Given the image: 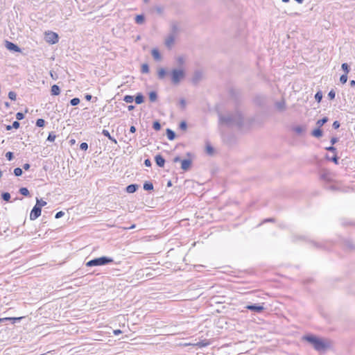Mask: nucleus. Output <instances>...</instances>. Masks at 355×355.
<instances>
[{
  "label": "nucleus",
  "instance_id": "obj_18",
  "mask_svg": "<svg viewBox=\"0 0 355 355\" xmlns=\"http://www.w3.org/2000/svg\"><path fill=\"white\" fill-rule=\"evenodd\" d=\"M166 132L167 138L170 141H172L175 138V133L171 129L167 128Z\"/></svg>",
  "mask_w": 355,
  "mask_h": 355
},
{
  "label": "nucleus",
  "instance_id": "obj_34",
  "mask_svg": "<svg viewBox=\"0 0 355 355\" xmlns=\"http://www.w3.org/2000/svg\"><path fill=\"white\" fill-rule=\"evenodd\" d=\"M134 100H135L134 96H130V95H126L123 98V101L125 103H132L134 101Z\"/></svg>",
  "mask_w": 355,
  "mask_h": 355
},
{
  "label": "nucleus",
  "instance_id": "obj_3",
  "mask_svg": "<svg viewBox=\"0 0 355 355\" xmlns=\"http://www.w3.org/2000/svg\"><path fill=\"white\" fill-rule=\"evenodd\" d=\"M114 261L112 258L108 257H101L92 259L86 263L88 267L105 266Z\"/></svg>",
  "mask_w": 355,
  "mask_h": 355
},
{
  "label": "nucleus",
  "instance_id": "obj_19",
  "mask_svg": "<svg viewBox=\"0 0 355 355\" xmlns=\"http://www.w3.org/2000/svg\"><path fill=\"white\" fill-rule=\"evenodd\" d=\"M275 107L277 110L282 111L286 108L285 101L284 100L275 103Z\"/></svg>",
  "mask_w": 355,
  "mask_h": 355
},
{
  "label": "nucleus",
  "instance_id": "obj_1",
  "mask_svg": "<svg viewBox=\"0 0 355 355\" xmlns=\"http://www.w3.org/2000/svg\"><path fill=\"white\" fill-rule=\"evenodd\" d=\"M219 123L225 125L228 127L237 126L241 127L243 123V117L242 114L238 110L227 114H218Z\"/></svg>",
  "mask_w": 355,
  "mask_h": 355
},
{
  "label": "nucleus",
  "instance_id": "obj_4",
  "mask_svg": "<svg viewBox=\"0 0 355 355\" xmlns=\"http://www.w3.org/2000/svg\"><path fill=\"white\" fill-rule=\"evenodd\" d=\"M171 82L174 85L180 83L185 76V73L183 69H173L171 72Z\"/></svg>",
  "mask_w": 355,
  "mask_h": 355
},
{
  "label": "nucleus",
  "instance_id": "obj_47",
  "mask_svg": "<svg viewBox=\"0 0 355 355\" xmlns=\"http://www.w3.org/2000/svg\"><path fill=\"white\" fill-rule=\"evenodd\" d=\"M6 157L8 161L12 160L14 157L13 153L12 152H7L6 153Z\"/></svg>",
  "mask_w": 355,
  "mask_h": 355
},
{
  "label": "nucleus",
  "instance_id": "obj_16",
  "mask_svg": "<svg viewBox=\"0 0 355 355\" xmlns=\"http://www.w3.org/2000/svg\"><path fill=\"white\" fill-rule=\"evenodd\" d=\"M102 134L107 137L111 141H112L113 143H114L115 144H117V141L116 140L110 135L109 131L107 130H105V129H103V131H102Z\"/></svg>",
  "mask_w": 355,
  "mask_h": 355
},
{
  "label": "nucleus",
  "instance_id": "obj_29",
  "mask_svg": "<svg viewBox=\"0 0 355 355\" xmlns=\"http://www.w3.org/2000/svg\"><path fill=\"white\" fill-rule=\"evenodd\" d=\"M144 189L146 191H151L153 189V184L150 182H146L144 184Z\"/></svg>",
  "mask_w": 355,
  "mask_h": 355
},
{
  "label": "nucleus",
  "instance_id": "obj_56",
  "mask_svg": "<svg viewBox=\"0 0 355 355\" xmlns=\"http://www.w3.org/2000/svg\"><path fill=\"white\" fill-rule=\"evenodd\" d=\"M177 61L180 64H182L184 62V59L183 57L182 56H179L178 58H177Z\"/></svg>",
  "mask_w": 355,
  "mask_h": 355
},
{
  "label": "nucleus",
  "instance_id": "obj_52",
  "mask_svg": "<svg viewBox=\"0 0 355 355\" xmlns=\"http://www.w3.org/2000/svg\"><path fill=\"white\" fill-rule=\"evenodd\" d=\"M64 215V212L62 211H60L55 214V218L58 219V218L62 217Z\"/></svg>",
  "mask_w": 355,
  "mask_h": 355
},
{
  "label": "nucleus",
  "instance_id": "obj_51",
  "mask_svg": "<svg viewBox=\"0 0 355 355\" xmlns=\"http://www.w3.org/2000/svg\"><path fill=\"white\" fill-rule=\"evenodd\" d=\"M24 118V114L22 112H17L16 114V119L17 120H22Z\"/></svg>",
  "mask_w": 355,
  "mask_h": 355
},
{
  "label": "nucleus",
  "instance_id": "obj_45",
  "mask_svg": "<svg viewBox=\"0 0 355 355\" xmlns=\"http://www.w3.org/2000/svg\"><path fill=\"white\" fill-rule=\"evenodd\" d=\"M347 80V73H344L343 75H341V76L340 77V81L342 84H345L346 83Z\"/></svg>",
  "mask_w": 355,
  "mask_h": 355
},
{
  "label": "nucleus",
  "instance_id": "obj_57",
  "mask_svg": "<svg viewBox=\"0 0 355 355\" xmlns=\"http://www.w3.org/2000/svg\"><path fill=\"white\" fill-rule=\"evenodd\" d=\"M20 125V123L17 121H15L12 123V128H15V129H17Z\"/></svg>",
  "mask_w": 355,
  "mask_h": 355
},
{
  "label": "nucleus",
  "instance_id": "obj_28",
  "mask_svg": "<svg viewBox=\"0 0 355 355\" xmlns=\"http://www.w3.org/2000/svg\"><path fill=\"white\" fill-rule=\"evenodd\" d=\"M166 74V71L164 68H161L159 69L157 73V76L159 79H163Z\"/></svg>",
  "mask_w": 355,
  "mask_h": 355
},
{
  "label": "nucleus",
  "instance_id": "obj_24",
  "mask_svg": "<svg viewBox=\"0 0 355 355\" xmlns=\"http://www.w3.org/2000/svg\"><path fill=\"white\" fill-rule=\"evenodd\" d=\"M144 96L141 93H138L135 98V101L137 104L142 103L144 102Z\"/></svg>",
  "mask_w": 355,
  "mask_h": 355
},
{
  "label": "nucleus",
  "instance_id": "obj_50",
  "mask_svg": "<svg viewBox=\"0 0 355 355\" xmlns=\"http://www.w3.org/2000/svg\"><path fill=\"white\" fill-rule=\"evenodd\" d=\"M328 159L332 161L333 162H334L336 164H338V157H337L336 155H335L334 157H332L331 158H329L327 157Z\"/></svg>",
  "mask_w": 355,
  "mask_h": 355
},
{
  "label": "nucleus",
  "instance_id": "obj_55",
  "mask_svg": "<svg viewBox=\"0 0 355 355\" xmlns=\"http://www.w3.org/2000/svg\"><path fill=\"white\" fill-rule=\"evenodd\" d=\"M326 150H329V151H331V152H333V153H336V148L334 146H331L329 147H327Z\"/></svg>",
  "mask_w": 355,
  "mask_h": 355
},
{
  "label": "nucleus",
  "instance_id": "obj_25",
  "mask_svg": "<svg viewBox=\"0 0 355 355\" xmlns=\"http://www.w3.org/2000/svg\"><path fill=\"white\" fill-rule=\"evenodd\" d=\"M145 17L143 15H138L135 17V22L138 24H142L144 22Z\"/></svg>",
  "mask_w": 355,
  "mask_h": 355
},
{
  "label": "nucleus",
  "instance_id": "obj_9",
  "mask_svg": "<svg viewBox=\"0 0 355 355\" xmlns=\"http://www.w3.org/2000/svg\"><path fill=\"white\" fill-rule=\"evenodd\" d=\"M179 26L178 23L176 21H173L171 24V32L170 35H173L174 36L177 37L178 33H179Z\"/></svg>",
  "mask_w": 355,
  "mask_h": 355
},
{
  "label": "nucleus",
  "instance_id": "obj_37",
  "mask_svg": "<svg viewBox=\"0 0 355 355\" xmlns=\"http://www.w3.org/2000/svg\"><path fill=\"white\" fill-rule=\"evenodd\" d=\"M341 68L345 71V73L347 74L349 72L350 68L347 63H343Z\"/></svg>",
  "mask_w": 355,
  "mask_h": 355
},
{
  "label": "nucleus",
  "instance_id": "obj_20",
  "mask_svg": "<svg viewBox=\"0 0 355 355\" xmlns=\"http://www.w3.org/2000/svg\"><path fill=\"white\" fill-rule=\"evenodd\" d=\"M320 178L326 182H331L330 174L327 171H324L320 174Z\"/></svg>",
  "mask_w": 355,
  "mask_h": 355
},
{
  "label": "nucleus",
  "instance_id": "obj_42",
  "mask_svg": "<svg viewBox=\"0 0 355 355\" xmlns=\"http://www.w3.org/2000/svg\"><path fill=\"white\" fill-rule=\"evenodd\" d=\"M153 128L157 131L161 129L160 123L158 121H155L153 124Z\"/></svg>",
  "mask_w": 355,
  "mask_h": 355
},
{
  "label": "nucleus",
  "instance_id": "obj_58",
  "mask_svg": "<svg viewBox=\"0 0 355 355\" xmlns=\"http://www.w3.org/2000/svg\"><path fill=\"white\" fill-rule=\"evenodd\" d=\"M144 165L147 167H150L151 166V162L149 159H146L144 160Z\"/></svg>",
  "mask_w": 355,
  "mask_h": 355
},
{
  "label": "nucleus",
  "instance_id": "obj_39",
  "mask_svg": "<svg viewBox=\"0 0 355 355\" xmlns=\"http://www.w3.org/2000/svg\"><path fill=\"white\" fill-rule=\"evenodd\" d=\"M45 125V121L43 119H38L36 121V126L37 127H44Z\"/></svg>",
  "mask_w": 355,
  "mask_h": 355
},
{
  "label": "nucleus",
  "instance_id": "obj_21",
  "mask_svg": "<svg viewBox=\"0 0 355 355\" xmlns=\"http://www.w3.org/2000/svg\"><path fill=\"white\" fill-rule=\"evenodd\" d=\"M311 135L316 138H320L322 136V130L320 128H318L312 131Z\"/></svg>",
  "mask_w": 355,
  "mask_h": 355
},
{
  "label": "nucleus",
  "instance_id": "obj_22",
  "mask_svg": "<svg viewBox=\"0 0 355 355\" xmlns=\"http://www.w3.org/2000/svg\"><path fill=\"white\" fill-rule=\"evenodd\" d=\"M151 54L155 60H159L161 59V54L158 49H153L151 51Z\"/></svg>",
  "mask_w": 355,
  "mask_h": 355
},
{
  "label": "nucleus",
  "instance_id": "obj_36",
  "mask_svg": "<svg viewBox=\"0 0 355 355\" xmlns=\"http://www.w3.org/2000/svg\"><path fill=\"white\" fill-rule=\"evenodd\" d=\"M322 98V92L321 91H318L315 94V99L318 103H320Z\"/></svg>",
  "mask_w": 355,
  "mask_h": 355
},
{
  "label": "nucleus",
  "instance_id": "obj_63",
  "mask_svg": "<svg viewBox=\"0 0 355 355\" xmlns=\"http://www.w3.org/2000/svg\"><path fill=\"white\" fill-rule=\"evenodd\" d=\"M113 332L115 336H118L122 333V331L120 329L114 330Z\"/></svg>",
  "mask_w": 355,
  "mask_h": 355
},
{
  "label": "nucleus",
  "instance_id": "obj_14",
  "mask_svg": "<svg viewBox=\"0 0 355 355\" xmlns=\"http://www.w3.org/2000/svg\"><path fill=\"white\" fill-rule=\"evenodd\" d=\"M202 78V73L199 71H195L193 78H192V83L193 84H198V82Z\"/></svg>",
  "mask_w": 355,
  "mask_h": 355
},
{
  "label": "nucleus",
  "instance_id": "obj_10",
  "mask_svg": "<svg viewBox=\"0 0 355 355\" xmlns=\"http://www.w3.org/2000/svg\"><path fill=\"white\" fill-rule=\"evenodd\" d=\"M175 38V36L169 34L165 40V45L166 46V47L171 49L174 44Z\"/></svg>",
  "mask_w": 355,
  "mask_h": 355
},
{
  "label": "nucleus",
  "instance_id": "obj_26",
  "mask_svg": "<svg viewBox=\"0 0 355 355\" xmlns=\"http://www.w3.org/2000/svg\"><path fill=\"white\" fill-rule=\"evenodd\" d=\"M329 119L327 116L323 117L322 119L318 120L316 122V125L318 126V128L322 127L324 123H326L328 121Z\"/></svg>",
  "mask_w": 355,
  "mask_h": 355
},
{
  "label": "nucleus",
  "instance_id": "obj_13",
  "mask_svg": "<svg viewBox=\"0 0 355 355\" xmlns=\"http://www.w3.org/2000/svg\"><path fill=\"white\" fill-rule=\"evenodd\" d=\"M155 160L158 166L163 167L164 166L165 159L161 155H157L155 157Z\"/></svg>",
  "mask_w": 355,
  "mask_h": 355
},
{
  "label": "nucleus",
  "instance_id": "obj_17",
  "mask_svg": "<svg viewBox=\"0 0 355 355\" xmlns=\"http://www.w3.org/2000/svg\"><path fill=\"white\" fill-rule=\"evenodd\" d=\"M51 93L52 95L58 96L60 93V87L57 85H53L51 89Z\"/></svg>",
  "mask_w": 355,
  "mask_h": 355
},
{
  "label": "nucleus",
  "instance_id": "obj_41",
  "mask_svg": "<svg viewBox=\"0 0 355 355\" xmlns=\"http://www.w3.org/2000/svg\"><path fill=\"white\" fill-rule=\"evenodd\" d=\"M55 137H56V136H55V135L54 134V132H50V133L49 134V136H48V137H47V141H51V142H53V141H55Z\"/></svg>",
  "mask_w": 355,
  "mask_h": 355
},
{
  "label": "nucleus",
  "instance_id": "obj_23",
  "mask_svg": "<svg viewBox=\"0 0 355 355\" xmlns=\"http://www.w3.org/2000/svg\"><path fill=\"white\" fill-rule=\"evenodd\" d=\"M210 344V342L207 340H203L200 342H198L197 343L194 344L193 345L197 346L200 348L205 347L208 346Z\"/></svg>",
  "mask_w": 355,
  "mask_h": 355
},
{
  "label": "nucleus",
  "instance_id": "obj_60",
  "mask_svg": "<svg viewBox=\"0 0 355 355\" xmlns=\"http://www.w3.org/2000/svg\"><path fill=\"white\" fill-rule=\"evenodd\" d=\"M338 138H337V137H332V138L331 139V145L333 146V145H334V144H335L336 142H338Z\"/></svg>",
  "mask_w": 355,
  "mask_h": 355
},
{
  "label": "nucleus",
  "instance_id": "obj_40",
  "mask_svg": "<svg viewBox=\"0 0 355 355\" xmlns=\"http://www.w3.org/2000/svg\"><path fill=\"white\" fill-rule=\"evenodd\" d=\"M13 172L15 175L17 177L21 176L23 173L22 169L20 168H15Z\"/></svg>",
  "mask_w": 355,
  "mask_h": 355
},
{
  "label": "nucleus",
  "instance_id": "obj_31",
  "mask_svg": "<svg viewBox=\"0 0 355 355\" xmlns=\"http://www.w3.org/2000/svg\"><path fill=\"white\" fill-rule=\"evenodd\" d=\"M19 192L21 195L24 196H30V192H29L28 189L27 188H26V187L20 188L19 190Z\"/></svg>",
  "mask_w": 355,
  "mask_h": 355
},
{
  "label": "nucleus",
  "instance_id": "obj_5",
  "mask_svg": "<svg viewBox=\"0 0 355 355\" xmlns=\"http://www.w3.org/2000/svg\"><path fill=\"white\" fill-rule=\"evenodd\" d=\"M58 35L54 32L49 31L46 33V41L51 44H56L58 42Z\"/></svg>",
  "mask_w": 355,
  "mask_h": 355
},
{
  "label": "nucleus",
  "instance_id": "obj_32",
  "mask_svg": "<svg viewBox=\"0 0 355 355\" xmlns=\"http://www.w3.org/2000/svg\"><path fill=\"white\" fill-rule=\"evenodd\" d=\"M214 148L209 144H207L206 145V153L209 155H212L214 153Z\"/></svg>",
  "mask_w": 355,
  "mask_h": 355
},
{
  "label": "nucleus",
  "instance_id": "obj_6",
  "mask_svg": "<svg viewBox=\"0 0 355 355\" xmlns=\"http://www.w3.org/2000/svg\"><path fill=\"white\" fill-rule=\"evenodd\" d=\"M42 209L39 206H34L30 214V219L34 220L41 215Z\"/></svg>",
  "mask_w": 355,
  "mask_h": 355
},
{
  "label": "nucleus",
  "instance_id": "obj_12",
  "mask_svg": "<svg viewBox=\"0 0 355 355\" xmlns=\"http://www.w3.org/2000/svg\"><path fill=\"white\" fill-rule=\"evenodd\" d=\"M306 125H296L292 127V130L297 135H301L306 130Z\"/></svg>",
  "mask_w": 355,
  "mask_h": 355
},
{
  "label": "nucleus",
  "instance_id": "obj_35",
  "mask_svg": "<svg viewBox=\"0 0 355 355\" xmlns=\"http://www.w3.org/2000/svg\"><path fill=\"white\" fill-rule=\"evenodd\" d=\"M141 72L142 73H148L149 72V67L148 64L145 63L141 65Z\"/></svg>",
  "mask_w": 355,
  "mask_h": 355
},
{
  "label": "nucleus",
  "instance_id": "obj_44",
  "mask_svg": "<svg viewBox=\"0 0 355 355\" xmlns=\"http://www.w3.org/2000/svg\"><path fill=\"white\" fill-rule=\"evenodd\" d=\"M80 103V99L78 98H73L70 101V104L73 106L77 105Z\"/></svg>",
  "mask_w": 355,
  "mask_h": 355
},
{
  "label": "nucleus",
  "instance_id": "obj_11",
  "mask_svg": "<svg viewBox=\"0 0 355 355\" xmlns=\"http://www.w3.org/2000/svg\"><path fill=\"white\" fill-rule=\"evenodd\" d=\"M191 164H192V162L191 159H182L181 161V168L184 171H188L190 168V167L191 166Z\"/></svg>",
  "mask_w": 355,
  "mask_h": 355
},
{
  "label": "nucleus",
  "instance_id": "obj_48",
  "mask_svg": "<svg viewBox=\"0 0 355 355\" xmlns=\"http://www.w3.org/2000/svg\"><path fill=\"white\" fill-rule=\"evenodd\" d=\"M335 96H336V92L334 89H331L329 91V94H328V97L332 100L335 98Z\"/></svg>",
  "mask_w": 355,
  "mask_h": 355
},
{
  "label": "nucleus",
  "instance_id": "obj_27",
  "mask_svg": "<svg viewBox=\"0 0 355 355\" xmlns=\"http://www.w3.org/2000/svg\"><path fill=\"white\" fill-rule=\"evenodd\" d=\"M157 98V92L155 91H152L149 93V100L151 102H155Z\"/></svg>",
  "mask_w": 355,
  "mask_h": 355
},
{
  "label": "nucleus",
  "instance_id": "obj_7",
  "mask_svg": "<svg viewBox=\"0 0 355 355\" xmlns=\"http://www.w3.org/2000/svg\"><path fill=\"white\" fill-rule=\"evenodd\" d=\"M5 46L7 48V49H8L9 51L19 52V53L21 52V49L17 44H15L11 42H9L8 40L6 41Z\"/></svg>",
  "mask_w": 355,
  "mask_h": 355
},
{
  "label": "nucleus",
  "instance_id": "obj_30",
  "mask_svg": "<svg viewBox=\"0 0 355 355\" xmlns=\"http://www.w3.org/2000/svg\"><path fill=\"white\" fill-rule=\"evenodd\" d=\"M21 318H0V322L7 321V320H12V323H15L16 321H19Z\"/></svg>",
  "mask_w": 355,
  "mask_h": 355
},
{
  "label": "nucleus",
  "instance_id": "obj_33",
  "mask_svg": "<svg viewBox=\"0 0 355 355\" xmlns=\"http://www.w3.org/2000/svg\"><path fill=\"white\" fill-rule=\"evenodd\" d=\"M1 198L6 202L10 201V194L8 192H3L1 193Z\"/></svg>",
  "mask_w": 355,
  "mask_h": 355
},
{
  "label": "nucleus",
  "instance_id": "obj_64",
  "mask_svg": "<svg viewBox=\"0 0 355 355\" xmlns=\"http://www.w3.org/2000/svg\"><path fill=\"white\" fill-rule=\"evenodd\" d=\"M130 132L132 133H135L136 132V128L134 125L130 126Z\"/></svg>",
  "mask_w": 355,
  "mask_h": 355
},
{
  "label": "nucleus",
  "instance_id": "obj_59",
  "mask_svg": "<svg viewBox=\"0 0 355 355\" xmlns=\"http://www.w3.org/2000/svg\"><path fill=\"white\" fill-rule=\"evenodd\" d=\"M346 245L349 249H354V245L350 241H347L346 242Z\"/></svg>",
  "mask_w": 355,
  "mask_h": 355
},
{
  "label": "nucleus",
  "instance_id": "obj_54",
  "mask_svg": "<svg viewBox=\"0 0 355 355\" xmlns=\"http://www.w3.org/2000/svg\"><path fill=\"white\" fill-rule=\"evenodd\" d=\"M340 124L339 123V121H335L334 123H333V125H332V127L334 128V129H338L339 128Z\"/></svg>",
  "mask_w": 355,
  "mask_h": 355
},
{
  "label": "nucleus",
  "instance_id": "obj_61",
  "mask_svg": "<svg viewBox=\"0 0 355 355\" xmlns=\"http://www.w3.org/2000/svg\"><path fill=\"white\" fill-rule=\"evenodd\" d=\"M31 166L28 163H26L23 165V168L26 171L28 170L30 168Z\"/></svg>",
  "mask_w": 355,
  "mask_h": 355
},
{
  "label": "nucleus",
  "instance_id": "obj_53",
  "mask_svg": "<svg viewBox=\"0 0 355 355\" xmlns=\"http://www.w3.org/2000/svg\"><path fill=\"white\" fill-rule=\"evenodd\" d=\"M180 105L182 109H184L186 107V101L184 98H181L180 100Z\"/></svg>",
  "mask_w": 355,
  "mask_h": 355
},
{
  "label": "nucleus",
  "instance_id": "obj_62",
  "mask_svg": "<svg viewBox=\"0 0 355 355\" xmlns=\"http://www.w3.org/2000/svg\"><path fill=\"white\" fill-rule=\"evenodd\" d=\"M182 159L179 156H176L173 158V162H181Z\"/></svg>",
  "mask_w": 355,
  "mask_h": 355
},
{
  "label": "nucleus",
  "instance_id": "obj_15",
  "mask_svg": "<svg viewBox=\"0 0 355 355\" xmlns=\"http://www.w3.org/2000/svg\"><path fill=\"white\" fill-rule=\"evenodd\" d=\"M139 188V185L137 184H131L126 187L125 191L129 193H135Z\"/></svg>",
  "mask_w": 355,
  "mask_h": 355
},
{
  "label": "nucleus",
  "instance_id": "obj_38",
  "mask_svg": "<svg viewBox=\"0 0 355 355\" xmlns=\"http://www.w3.org/2000/svg\"><path fill=\"white\" fill-rule=\"evenodd\" d=\"M46 205V202L40 199H37V202H36V205L35 206H39L40 207V209H42V207L45 206Z\"/></svg>",
  "mask_w": 355,
  "mask_h": 355
},
{
  "label": "nucleus",
  "instance_id": "obj_8",
  "mask_svg": "<svg viewBox=\"0 0 355 355\" xmlns=\"http://www.w3.org/2000/svg\"><path fill=\"white\" fill-rule=\"evenodd\" d=\"M245 308L248 310H250V311H254V312H256V313H261L264 309V307L262 305L256 304L247 305L245 306Z\"/></svg>",
  "mask_w": 355,
  "mask_h": 355
},
{
  "label": "nucleus",
  "instance_id": "obj_2",
  "mask_svg": "<svg viewBox=\"0 0 355 355\" xmlns=\"http://www.w3.org/2000/svg\"><path fill=\"white\" fill-rule=\"evenodd\" d=\"M303 339L310 343L317 351H324L328 347V344L322 339L312 335H307Z\"/></svg>",
  "mask_w": 355,
  "mask_h": 355
},
{
  "label": "nucleus",
  "instance_id": "obj_49",
  "mask_svg": "<svg viewBox=\"0 0 355 355\" xmlns=\"http://www.w3.org/2000/svg\"><path fill=\"white\" fill-rule=\"evenodd\" d=\"M80 148L82 150H87L88 149V144L86 142H83L80 145Z\"/></svg>",
  "mask_w": 355,
  "mask_h": 355
},
{
  "label": "nucleus",
  "instance_id": "obj_46",
  "mask_svg": "<svg viewBox=\"0 0 355 355\" xmlns=\"http://www.w3.org/2000/svg\"><path fill=\"white\" fill-rule=\"evenodd\" d=\"M179 128L180 129H181L182 130H186L187 128V124L186 123V121H182L180 125H179Z\"/></svg>",
  "mask_w": 355,
  "mask_h": 355
},
{
  "label": "nucleus",
  "instance_id": "obj_43",
  "mask_svg": "<svg viewBox=\"0 0 355 355\" xmlns=\"http://www.w3.org/2000/svg\"><path fill=\"white\" fill-rule=\"evenodd\" d=\"M8 98L12 101H15L17 98V94L15 92L10 91L8 93Z\"/></svg>",
  "mask_w": 355,
  "mask_h": 355
}]
</instances>
